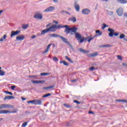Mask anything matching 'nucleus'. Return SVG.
<instances>
[{"mask_svg": "<svg viewBox=\"0 0 127 127\" xmlns=\"http://www.w3.org/2000/svg\"><path fill=\"white\" fill-rule=\"evenodd\" d=\"M64 31L66 34H69L70 33L71 35H74L75 34V38L77 39V41H78V43H83V42H81L83 37L81 35V34L79 33H77V30H78V28L76 27H69V26L67 25H64Z\"/></svg>", "mask_w": 127, "mask_h": 127, "instance_id": "f257e3e1", "label": "nucleus"}, {"mask_svg": "<svg viewBox=\"0 0 127 127\" xmlns=\"http://www.w3.org/2000/svg\"><path fill=\"white\" fill-rule=\"evenodd\" d=\"M64 27H65V25H62L61 24H59L58 25L54 24L52 25L50 28L43 30L41 32V35H43V34H45L46 33H48L49 31H52L53 32H54L55 31H56V29H60L61 28H64Z\"/></svg>", "mask_w": 127, "mask_h": 127, "instance_id": "f03ea898", "label": "nucleus"}, {"mask_svg": "<svg viewBox=\"0 0 127 127\" xmlns=\"http://www.w3.org/2000/svg\"><path fill=\"white\" fill-rule=\"evenodd\" d=\"M95 33L97 34L94 35L93 37L92 36H87L86 37H83L82 39L81 40V42H84L85 41H87L90 43L91 42V40H93L95 37H97V36H101V35H103V32H101L100 30H97L95 31Z\"/></svg>", "mask_w": 127, "mask_h": 127, "instance_id": "7ed1b4c3", "label": "nucleus"}, {"mask_svg": "<svg viewBox=\"0 0 127 127\" xmlns=\"http://www.w3.org/2000/svg\"><path fill=\"white\" fill-rule=\"evenodd\" d=\"M108 31L110 32L109 33V36L110 37H113L114 36H119V33L118 32H115V30L114 29H112L111 28H109L108 30Z\"/></svg>", "mask_w": 127, "mask_h": 127, "instance_id": "20e7f679", "label": "nucleus"}, {"mask_svg": "<svg viewBox=\"0 0 127 127\" xmlns=\"http://www.w3.org/2000/svg\"><path fill=\"white\" fill-rule=\"evenodd\" d=\"M13 106L10 104H1L0 105V110L2 109H12Z\"/></svg>", "mask_w": 127, "mask_h": 127, "instance_id": "39448f33", "label": "nucleus"}, {"mask_svg": "<svg viewBox=\"0 0 127 127\" xmlns=\"http://www.w3.org/2000/svg\"><path fill=\"white\" fill-rule=\"evenodd\" d=\"M34 18L36 19H42V18H43L42 13L39 11L36 12L34 15Z\"/></svg>", "mask_w": 127, "mask_h": 127, "instance_id": "423d86ee", "label": "nucleus"}, {"mask_svg": "<svg viewBox=\"0 0 127 127\" xmlns=\"http://www.w3.org/2000/svg\"><path fill=\"white\" fill-rule=\"evenodd\" d=\"M116 12L119 16H122L124 13V10H123V8L120 7L117 10Z\"/></svg>", "mask_w": 127, "mask_h": 127, "instance_id": "0eeeda50", "label": "nucleus"}, {"mask_svg": "<svg viewBox=\"0 0 127 127\" xmlns=\"http://www.w3.org/2000/svg\"><path fill=\"white\" fill-rule=\"evenodd\" d=\"M60 38H61V39H62V40L63 41V42H64V43H66V44H67V45H69V46H70V47H72V46L71 45V44H70L69 41H68L67 39H66L65 38H64V37L61 36Z\"/></svg>", "mask_w": 127, "mask_h": 127, "instance_id": "6e6552de", "label": "nucleus"}, {"mask_svg": "<svg viewBox=\"0 0 127 127\" xmlns=\"http://www.w3.org/2000/svg\"><path fill=\"white\" fill-rule=\"evenodd\" d=\"M20 33V31L17 30L16 31H12L11 32V36L10 37H12L13 36H15V35H18Z\"/></svg>", "mask_w": 127, "mask_h": 127, "instance_id": "1a4fd4ad", "label": "nucleus"}, {"mask_svg": "<svg viewBox=\"0 0 127 127\" xmlns=\"http://www.w3.org/2000/svg\"><path fill=\"white\" fill-rule=\"evenodd\" d=\"M54 9H55V7L53 6H50L47 8L44 11V12H49L53 11Z\"/></svg>", "mask_w": 127, "mask_h": 127, "instance_id": "9d476101", "label": "nucleus"}, {"mask_svg": "<svg viewBox=\"0 0 127 127\" xmlns=\"http://www.w3.org/2000/svg\"><path fill=\"white\" fill-rule=\"evenodd\" d=\"M33 84H43L45 83V80H31Z\"/></svg>", "mask_w": 127, "mask_h": 127, "instance_id": "9b49d317", "label": "nucleus"}, {"mask_svg": "<svg viewBox=\"0 0 127 127\" xmlns=\"http://www.w3.org/2000/svg\"><path fill=\"white\" fill-rule=\"evenodd\" d=\"M90 12H91V11H90V9L88 8H85L82 9V14H85V15L89 14Z\"/></svg>", "mask_w": 127, "mask_h": 127, "instance_id": "f8f14e48", "label": "nucleus"}, {"mask_svg": "<svg viewBox=\"0 0 127 127\" xmlns=\"http://www.w3.org/2000/svg\"><path fill=\"white\" fill-rule=\"evenodd\" d=\"M25 38L24 35H18L16 37V40H23Z\"/></svg>", "mask_w": 127, "mask_h": 127, "instance_id": "ddd939ff", "label": "nucleus"}, {"mask_svg": "<svg viewBox=\"0 0 127 127\" xmlns=\"http://www.w3.org/2000/svg\"><path fill=\"white\" fill-rule=\"evenodd\" d=\"M34 105H42V101H41V100H40V99L34 100Z\"/></svg>", "mask_w": 127, "mask_h": 127, "instance_id": "4468645a", "label": "nucleus"}, {"mask_svg": "<svg viewBox=\"0 0 127 127\" xmlns=\"http://www.w3.org/2000/svg\"><path fill=\"white\" fill-rule=\"evenodd\" d=\"M74 6L76 11L77 12L80 11V6L79 5V4H77V2H74Z\"/></svg>", "mask_w": 127, "mask_h": 127, "instance_id": "2eb2a0df", "label": "nucleus"}, {"mask_svg": "<svg viewBox=\"0 0 127 127\" xmlns=\"http://www.w3.org/2000/svg\"><path fill=\"white\" fill-rule=\"evenodd\" d=\"M7 114H15L18 112V109L17 108H14L13 109V111H9L8 110H7Z\"/></svg>", "mask_w": 127, "mask_h": 127, "instance_id": "dca6fc26", "label": "nucleus"}, {"mask_svg": "<svg viewBox=\"0 0 127 127\" xmlns=\"http://www.w3.org/2000/svg\"><path fill=\"white\" fill-rule=\"evenodd\" d=\"M98 56V53L95 52L94 53H92L91 55H87V57L90 58V57H96Z\"/></svg>", "mask_w": 127, "mask_h": 127, "instance_id": "f3484780", "label": "nucleus"}, {"mask_svg": "<svg viewBox=\"0 0 127 127\" xmlns=\"http://www.w3.org/2000/svg\"><path fill=\"white\" fill-rule=\"evenodd\" d=\"M51 45H52V44H50L48 45V46L47 47V49L43 52V54H45V53H47L48 51H49V48H50Z\"/></svg>", "mask_w": 127, "mask_h": 127, "instance_id": "a211bd4d", "label": "nucleus"}, {"mask_svg": "<svg viewBox=\"0 0 127 127\" xmlns=\"http://www.w3.org/2000/svg\"><path fill=\"white\" fill-rule=\"evenodd\" d=\"M50 37H54L55 38H57V37H61V35L56 34H52L50 35Z\"/></svg>", "mask_w": 127, "mask_h": 127, "instance_id": "6ab92c4d", "label": "nucleus"}, {"mask_svg": "<svg viewBox=\"0 0 127 127\" xmlns=\"http://www.w3.org/2000/svg\"><path fill=\"white\" fill-rule=\"evenodd\" d=\"M116 101V102H119V103H126L127 104V100L117 99Z\"/></svg>", "mask_w": 127, "mask_h": 127, "instance_id": "aec40b11", "label": "nucleus"}, {"mask_svg": "<svg viewBox=\"0 0 127 127\" xmlns=\"http://www.w3.org/2000/svg\"><path fill=\"white\" fill-rule=\"evenodd\" d=\"M79 51L80 52H82V53H84V54L89 53V52H90V51H87L86 50H83V49L82 48L79 49Z\"/></svg>", "mask_w": 127, "mask_h": 127, "instance_id": "412c9836", "label": "nucleus"}, {"mask_svg": "<svg viewBox=\"0 0 127 127\" xmlns=\"http://www.w3.org/2000/svg\"><path fill=\"white\" fill-rule=\"evenodd\" d=\"M117 1L119 2V3H121L122 4L127 3V1L126 0H117Z\"/></svg>", "mask_w": 127, "mask_h": 127, "instance_id": "4be33fe9", "label": "nucleus"}, {"mask_svg": "<svg viewBox=\"0 0 127 127\" xmlns=\"http://www.w3.org/2000/svg\"><path fill=\"white\" fill-rule=\"evenodd\" d=\"M28 26H29V25L28 24H23L22 26V29H27V28H28Z\"/></svg>", "mask_w": 127, "mask_h": 127, "instance_id": "5701e85b", "label": "nucleus"}, {"mask_svg": "<svg viewBox=\"0 0 127 127\" xmlns=\"http://www.w3.org/2000/svg\"><path fill=\"white\" fill-rule=\"evenodd\" d=\"M68 20H71V21H72V22L75 23L76 21H77V19H76L75 17H72L69 19Z\"/></svg>", "mask_w": 127, "mask_h": 127, "instance_id": "b1692460", "label": "nucleus"}, {"mask_svg": "<svg viewBox=\"0 0 127 127\" xmlns=\"http://www.w3.org/2000/svg\"><path fill=\"white\" fill-rule=\"evenodd\" d=\"M60 63L61 64H62V63H63L64 66H68L69 65V64L67 62H66L65 61H61Z\"/></svg>", "mask_w": 127, "mask_h": 127, "instance_id": "393cba45", "label": "nucleus"}, {"mask_svg": "<svg viewBox=\"0 0 127 127\" xmlns=\"http://www.w3.org/2000/svg\"><path fill=\"white\" fill-rule=\"evenodd\" d=\"M52 88H54V85H52L48 87H43V89L44 90H48V89H52Z\"/></svg>", "mask_w": 127, "mask_h": 127, "instance_id": "a878e982", "label": "nucleus"}, {"mask_svg": "<svg viewBox=\"0 0 127 127\" xmlns=\"http://www.w3.org/2000/svg\"><path fill=\"white\" fill-rule=\"evenodd\" d=\"M100 47H102V48H105V47H106V48H109V47H112V45H109V44H107V45H102V46H100Z\"/></svg>", "mask_w": 127, "mask_h": 127, "instance_id": "bb28decb", "label": "nucleus"}, {"mask_svg": "<svg viewBox=\"0 0 127 127\" xmlns=\"http://www.w3.org/2000/svg\"><path fill=\"white\" fill-rule=\"evenodd\" d=\"M48 75H50V73L48 72H44V73H41L40 74L41 76H47Z\"/></svg>", "mask_w": 127, "mask_h": 127, "instance_id": "cd10ccee", "label": "nucleus"}, {"mask_svg": "<svg viewBox=\"0 0 127 127\" xmlns=\"http://www.w3.org/2000/svg\"><path fill=\"white\" fill-rule=\"evenodd\" d=\"M65 58L66 59V60H68V61H69V62H70V63H74V62L72 61V60H71V59L68 58V57L65 56Z\"/></svg>", "mask_w": 127, "mask_h": 127, "instance_id": "c85d7f7f", "label": "nucleus"}, {"mask_svg": "<svg viewBox=\"0 0 127 127\" xmlns=\"http://www.w3.org/2000/svg\"><path fill=\"white\" fill-rule=\"evenodd\" d=\"M7 114V110H0V114Z\"/></svg>", "mask_w": 127, "mask_h": 127, "instance_id": "c756f323", "label": "nucleus"}, {"mask_svg": "<svg viewBox=\"0 0 127 127\" xmlns=\"http://www.w3.org/2000/svg\"><path fill=\"white\" fill-rule=\"evenodd\" d=\"M50 96H51V94L48 93L47 94L43 95V98H47V97H50Z\"/></svg>", "mask_w": 127, "mask_h": 127, "instance_id": "7c9ffc66", "label": "nucleus"}, {"mask_svg": "<svg viewBox=\"0 0 127 127\" xmlns=\"http://www.w3.org/2000/svg\"><path fill=\"white\" fill-rule=\"evenodd\" d=\"M62 13H66V14H69V15H71V14H70V13L68 12L67 11H65V10H62L61 11Z\"/></svg>", "mask_w": 127, "mask_h": 127, "instance_id": "2f4dec72", "label": "nucleus"}, {"mask_svg": "<svg viewBox=\"0 0 127 127\" xmlns=\"http://www.w3.org/2000/svg\"><path fill=\"white\" fill-rule=\"evenodd\" d=\"M125 37H126V35L124 34H122L120 35L119 37L120 39H123V38Z\"/></svg>", "mask_w": 127, "mask_h": 127, "instance_id": "473e14b6", "label": "nucleus"}, {"mask_svg": "<svg viewBox=\"0 0 127 127\" xmlns=\"http://www.w3.org/2000/svg\"><path fill=\"white\" fill-rule=\"evenodd\" d=\"M5 38H6V35H4L3 37L0 39V41H3V40L5 39Z\"/></svg>", "mask_w": 127, "mask_h": 127, "instance_id": "72a5a7b5", "label": "nucleus"}, {"mask_svg": "<svg viewBox=\"0 0 127 127\" xmlns=\"http://www.w3.org/2000/svg\"><path fill=\"white\" fill-rule=\"evenodd\" d=\"M64 106L66 108H72V106L69 105L68 104H64Z\"/></svg>", "mask_w": 127, "mask_h": 127, "instance_id": "f704fd0d", "label": "nucleus"}, {"mask_svg": "<svg viewBox=\"0 0 127 127\" xmlns=\"http://www.w3.org/2000/svg\"><path fill=\"white\" fill-rule=\"evenodd\" d=\"M103 26L102 27V29H105V28H106V27H109V25L103 23Z\"/></svg>", "mask_w": 127, "mask_h": 127, "instance_id": "c9c22d12", "label": "nucleus"}, {"mask_svg": "<svg viewBox=\"0 0 127 127\" xmlns=\"http://www.w3.org/2000/svg\"><path fill=\"white\" fill-rule=\"evenodd\" d=\"M5 72L3 71H0V76H4Z\"/></svg>", "mask_w": 127, "mask_h": 127, "instance_id": "e433bc0d", "label": "nucleus"}, {"mask_svg": "<svg viewBox=\"0 0 127 127\" xmlns=\"http://www.w3.org/2000/svg\"><path fill=\"white\" fill-rule=\"evenodd\" d=\"M53 59L54 61H55V62H57L59 61L58 58L56 57H54Z\"/></svg>", "mask_w": 127, "mask_h": 127, "instance_id": "4c0bfd02", "label": "nucleus"}, {"mask_svg": "<svg viewBox=\"0 0 127 127\" xmlns=\"http://www.w3.org/2000/svg\"><path fill=\"white\" fill-rule=\"evenodd\" d=\"M5 100H10V96H5L4 98V101H5Z\"/></svg>", "mask_w": 127, "mask_h": 127, "instance_id": "58836bf2", "label": "nucleus"}, {"mask_svg": "<svg viewBox=\"0 0 127 127\" xmlns=\"http://www.w3.org/2000/svg\"><path fill=\"white\" fill-rule=\"evenodd\" d=\"M117 58L118 59V60H123V57H122V56H117Z\"/></svg>", "mask_w": 127, "mask_h": 127, "instance_id": "ea45409f", "label": "nucleus"}, {"mask_svg": "<svg viewBox=\"0 0 127 127\" xmlns=\"http://www.w3.org/2000/svg\"><path fill=\"white\" fill-rule=\"evenodd\" d=\"M28 104H30V103H31V104H34V100H30V101H27Z\"/></svg>", "mask_w": 127, "mask_h": 127, "instance_id": "a19ab883", "label": "nucleus"}, {"mask_svg": "<svg viewBox=\"0 0 127 127\" xmlns=\"http://www.w3.org/2000/svg\"><path fill=\"white\" fill-rule=\"evenodd\" d=\"M26 126H27V122H25L22 125V127H25Z\"/></svg>", "mask_w": 127, "mask_h": 127, "instance_id": "79ce46f5", "label": "nucleus"}, {"mask_svg": "<svg viewBox=\"0 0 127 127\" xmlns=\"http://www.w3.org/2000/svg\"><path fill=\"white\" fill-rule=\"evenodd\" d=\"M4 93H5L6 94H8V95H12V93L9 92V91H4Z\"/></svg>", "mask_w": 127, "mask_h": 127, "instance_id": "37998d69", "label": "nucleus"}, {"mask_svg": "<svg viewBox=\"0 0 127 127\" xmlns=\"http://www.w3.org/2000/svg\"><path fill=\"white\" fill-rule=\"evenodd\" d=\"M73 102L76 103V104H77V105H80V104H81V102L78 101L77 100H74Z\"/></svg>", "mask_w": 127, "mask_h": 127, "instance_id": "c03bdc74", "label": "nucleus"}, {"mask_svg": "<svg viewBox=\"0 0 127 127\" xmlns=\"http://www.w3.org/2000/svg\"><path fill=\"white\" fill-rule=\"evenodd\" d=\"M15 88H16V86H15L14 85H12L11 86V90H14L15 89Z\"/></svg>", "mask_w": 127, "mask_h": 127, "instance_id": "a18cd8bd", "label": "nucleus"}, {"mask_svg": "<svg viewBox=\"0 0 127 127\" xmlns=\"http://www.w3.org/2000/svg\"><path fill=\"white\" fill-rule=\"evenodd\" d=\"M89 70H91V71H94V70H95V67H94V66H92L91 68H89Z\"/></svg>", "mask_w": 127, "mask_h": 127, "instance_id": "49530a36", "label": "nucleus"}, {"mask_svg": "<svg viewBox=\"0 0 127 127\" xmlns=\"http://www.w3.org/2000/svg\"><path fill=\"white\" fill-rule=\"evenodd\" d=\"M71 83H75V82H77V80H76V79L71 80Z\"/></svg>", "mask_w": 127, "mask_h": 127, "instance_id": "de8ad7c7", "label": "nucleus"}, {"mask_svg": "<svg viewBox=\"0 0 127 127\" xmlns=\"http://www.w3.org/2000/svg\"><path fill=\"white\" fill-rule=\"evenodd\" d=\"M29 78H35V77H37V76H33V75H31L29 76Z\"/></svg>", "mask_w": 127, "mask_h": 127, "instance_id": "09e8293b", "label": "nucleus"}, {"mask_svg": "<svg viewBox=\"0 0 127 127\" xmlns=\"http://www.w3.org/2000/svg\"><path fill=\"white\" fill-rule=\"evenodd\" d=\"M36 37V36L35 35H33L32 37H31V39H34V38H35Z\"/></svg>", "mask_w": 127, "mask_h": 127, "instance_id": "8fccbe9b", "label": "nucleus"}, {"mask_svg": "<svg viewBox=\"0 0 127 127\" xmlns=\"http://www.w3.org/2000/svg\"><path fill=\"white\" fill-rule=\"evenodd\" d=\"M54 23H56V24H58V21H56L55 20L53 21Z\"/></svg>", "mask_w": 127, "mask_h": 127, "instance_id": "3c124183", "label": "nucleus"}, {"mask_svg": "<svg viewBox=\"0 0 127 127\" xmlns=\"http://www.w3.org/2000/svg\"><path fill=\"white\" fill-rule=\"evenodd\" d=\"M109 13L111 14V15H113L114 14V12L113 11H109Z\"/></svg>", "mask_w": 127, "mask_h": 127, "instance_id": "603ef678", "label": "nucleus"}, {"mask_svg": "<svg viewBox=\"0 0 127 127\" xmlns=\"http://www.w3.org/2000/svg\"><path fill=\"white\" fill-rule=\"evenodd\" d=\"M11 99H14V96H10V100H11Z\"/></svg>", "mask_w": 127, "mask_h": 127, "instance_id": "864d4df0", "label": "nucleus"}, {"mask_svg": "<svg viewBox=\"0 0 127 127\" xmlns=\"http://www.w3.org/2000/svg\"><path fill=\"white\" fill-rule=\"evenodd\" d=\"M122 65H123V66H125V67L127 66V64H125V63H123L122 64Z\"/></svg>", "mask_w": 127, "mask_h": 127, "instance_id": "5fc2aeb1", "label": "nucleus"}, {"mask_svg": "<svg viewBox=\"0 0 127 127\" xmlns=\"http://www.w3.org/2000/svg\"><path fill=\"white\" fill-rule=\"evenodd\" d=\"M21 99H22V101H25V100H26V98H24L23 97H21Z\"/></svg>", "mask_w": 127, "mask_h": 127, "instance_id": "6e6d98bb", "label": "nucleus"}, {"mask_svg": "<svg viewBox=\"0 0 127 127\" xmlns=\"http://www.w3.org/2000/svg\"><path fill=\"white\" fill-rule=\"evenodd\" d=\"M54 2H58V0H53Z\"/></svg>", "mask_w": 127, "mask_h": 127, "instance_id": "4d7b16f0", "label": "nucleus"}, {"mask_svg": "<svg viewBox=\"0 0 127 127\" xmlns=\"http://www.w3.org/2000/svg\"><path fill=\"white\" fill-rule=\"evenodd\" d=\"M2 12H3V10H0V14H1V13Z\"/></svg>", "mask_w": 127, "mask_h": 127, "instance_id": "13d9d810", "label": "nucleus"}, {"mask_svg": "<svg viewBox=\"0 0 127 127\" xmlns=\"http://www.w3.org/2000/svg\"><path fill=\"white\" fill-rule=\"evenodd\" d=\"M89 114H94V112H93L92 111H89Z\"/></svg>", "mask_w": 127, "mask_h": 127, "instance_id": "bf43d9fd", "label": "nucleus"}, {"mask_svg": "<svg viewBox=\"0 0 127 127\" xmlns=\"http://www.w3.org/2000/svg\"><path fill=\"white\" fill-rule=\"evenodd\" d=\"M124 40L125 41H127V38H124Z\"/></svg>", "mask_w": 127, "mask_h": 127, "instance_id": "052dcab7", "label": "nucleus"}, {"mask_svg": "<svg viewBox=\"0 0 127 127\" xmlns=\"http://www.w3.org/2000/svg\"><path fill=\"white\" fill-rule=\"evenodd\" d=\"M29 113H30V112H28V111H26V112H25V114H29Z\"/></svg>", "mask_w": 127, "mask_h": 127, "instance_id": "680f3d73", "label": "nucleus"}, {"mask_svg": "<svg viewBox=\"0 0 127 127\" xmlns=\"http://www.w3.org/2000/svg\"><path fill=\"white\" fill-rule=\"evenodd\" d=\"M102 0L104 1H109V0Z\"/></svg>", "mask_w": 127, "mask_h": 127, "instance_id": "e2e57ef3", "label": "nucleus"}, {"mask_svg": "<svg viewBox=\"0 0 127 127\" xmlns=\"http://www.w3.org/2000/svg\"><path fill=\"white\" fill-rule=\"evenodd\" d=\"M49 25H50V24L47 25V27H48V26H49Z\"/></svg>", "mask_w": 127, "mask_h": 127, "instance_id": "0e129e2a", "label": "nucleus"}, {"mask_svg": "<svg viewBox=\"0 0 127 127\" xmlns=\"http://www.w3.org/2000/svg\"><path fill=\"white\" fill-rule=\"evenodd\" d=\"M0 69H1V67H0V72H1V70Z\"/></svg>", "mask_w": 127, "mask_h": 127, "instance_id": "69168bd1", "label": "nucleus"}, {"mask_svg": "<svg viewBox=\"0 0 127 127\" xmlns=\"http://www.w3.org/2000/svg\"><path fill=\"white\" fill-rule=\"evenodd\" d=\"M68 9H69V10H70V9H71V8H68Z\"/></svg>", "mask_w": 127, "mask_h": 127, "instance_id": "338daca9", "label": "nucleus"}, {"mask_svg": "<svg viewBox=\"0 0 127 127\" xmlns=\"http://www.w3.org/2000/svg\"><path fill=\"white\" fill-rule=\"evenodd\" d=\"M126 67H127V65L126 66Z\"/></svg>", "mask_w": 127, "mask_h": 127, "instance_id": "774afa93", "label": "nucleus"}]
</instances>
